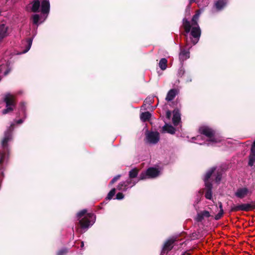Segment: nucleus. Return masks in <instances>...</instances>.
<instances>
[{
    "label": "nucleus",
    "mask_w": 255,
    "mask_h": 255,
    "mask_svg": "<svg viewBox=\"0 0 255 255\" xmlns=\"http://www.w3.org/2000/svg\"><path fill=\"white\" fill-rule=\"evenodd\" d=\"M201 13L200 10L197 11L192 18L191 22L186 18L183 19V25L185 32L188 33L191 31V35L194 38V39L191 40L193 45H195L198 42L201 36V29L198 24V20Z\"/></svg>",
    "instance_id": "f257e3e1"
},
{
    "label": "nucleus",
    "mask_w": 255,
    "mask_h": 255,
    "mask_svg": "<svg viewBox=\"0 0 255 255\" xmlns=\"http://www.w3.org/2000/svg\"><path fill=\"white\" fill-rule=\"evenodd\" d=\"M222 169L219 168L217 169L216 167H212L206 173L204 181L207 191L205 193V196L206 199L211 200L212 199V185L209 182V180L211 177H215V182L219 184L222 179Z\"/></svg>",
    "instance_id": "f03ea898"
},
{
    "label": "nucleus",
    "mask_w": 255,
    "mask_h": 255,
    "mask_svg": "<svg viewBox=\"0 0 255 255\" xmlns=\"http://www.w3.org/2000/svg\"><path fill=\"white\" fill-rule=\"evenodd\" d=\"M14 124H11L10 127L5 131L4 137L1 141L3 151H0V180L3 177V169L6 155L5 151L7 150V142L12 139V131Z\"/></svg>",
    "instance_id": "7ed1b4c3"
},
{
    "label": "nucleus",
    "mask_w": 255,
    "mask_h": 255,
    "mask_svg": "<svg viewBox=\"0 0 255 255\" xmlns=\"http://www.w3.org/2000/svg\"><path fill=\"white\" fill-rule=\"evenodd\" d=\"M79 224L82 229H87L95 222L96 217L93 213H87L86 209L82 210L77 214Z\"/></svg>",
    "instance_id": "20e7f679"
},
{
    "label": "nucleus",
    "mask_w": 255,
    "mask_h": 255,
    "mask_svg": "<svg viewBox=\"0 0 255 255\" xmlns=\"http://www.w3.org/2000/svg\"><path fill=\"white\" fill-rule=\"evenodd\" d=\"M199 131L202 134L207 137V144L209 145H214L222 141V139L216 135L214 131L208 127H201Z\"/></svg>",
    "instance_id": "39448f33"
},
{
    "label": "nucleus",
    "mask_w": 255,
    "mask_h": 255,
    "mask_svg": "<svg viewBox=\"0 0 255 255\" xmlns=\"http://www.w3.org/2000/svg\"><path fill=\"white\" fill-rule=\"evenodd\" d=\"M161 169L155 167H150L146 171L142 172L139 176V180L147 178H154L158 177L161 173Z\"/></svg>",
    "instance_id": "423d86ee"
},
{
    "label": "nucleus",
    "mask_w": 255,
    "mask_h": 255,
    "mask_svg": "<svg viewBox=\"0 0 255 255\" xmlns=\"http://www.w3.org/2000/svg\"><path fill=\"white\" fill-rule=\"evenodd\" d=\"M4 101L6 104V108L2 111V114L3 115H5L13 110L15 108V104L14 97L13 95L10 94H7L5 95Z\"/></svg>",
    "instance_id": "0eeeda50"
},
{
    "label": "nucleus",
    "mask_w": 255,
    "mask_h": 255,
    "mask_svg": "<svg viewBox=\"0 0 255 255\" xmlns=\"http://www.w3.org/2000/svg\"><path fill=\"white\" fill-rule=\"evenodd\" d=\"M210 211L204 210L197 211L195 220L197 222H202L205 220L208 219L210 217H213V214L215 213L213 212L210 208H209Z\"/></svg>",
    "instance_id": "6e6552de"
},
{
    "label": "nucleus",
    "mask_w": 255,
    "mask_h": 255,
    "mask_svg": "<svg viewBox=\"0 0 255 255\" xmlns=\"http://www.w3.org/2000/svg\"><path fill=\"white\" fill-rule=\"evenodd\" d=\"M147 142L151 144H155L159 140V134L158 132H147L146 133Z\"/></svg>",
    "instance_id": "1a4fd4ad"
},
{
    "label": "nucleus",
    "mask_w": 255,
    "mask_h": 255,
    "mask_svg": "<svg viewBox=\"0 0 255 255\" xmlns=\"http://www.w3.org/2000/svg\"><path fill=\"white\" fill-rule=\"evenodd\" d=\"M252 191L247 187H242L238 188L235 193V196L239 198H244L248 195H251Z\"/></svg>",
    "instance_id": "9d476101"
},
{
    "label": "nucleus",
    "mask_w": 255,
    "mask_h": 255,
    "mask_svg": "<svg viewBox=\"0 0 255 255\" xmlns=\"http://www.w3.org/2000/svg\"><path fill=\"white\" fill-rule=\"evenodd\" d=\"M10 69V63L6 60H4L0 65V74L2 73L4 75H6L9 73ZM1 79V77L0 76V80Z\"/></svg>",
    "instance_id": "9b49d317"
},
{
    "label": "nucleus",
    "mask_w": 255,
    "mask_h": 255,
    "mask_svg": "<svg viewBox=\"0 0 255 255\" xmlns=\"http://www.w3.org/2000/svg\"><path fill=\"white\" fill-rule=\"evenodd\" d=\"M253 208V206L250 204H242L234 206L232 207V211H248Z\"/></svg>",
    "instance_id": "f8f14e48"
},
{
    "label": "nucleus",
    "mask_w": 255,
    "mask_h": 255,
    "mask_svg": "<svg viewBox=\"0 0 255 255\" xmlns=\"http://www.w3.org/2000/svg\"><path fill=\"white\" fill-rule=\"evenodd\" d=\"M9 27L6 24L0 25V42L9 35Z\"/></svg>",
    "instance_id": "ddd939ff"
},
{
    "label": "nucleus",
    "mask_w": 255,
    "mask_h": 255,
    "mask_svg": "<svg viewBox=\"0 0 255 255\" xmlns=\"http://www.w3.org/2000/svg\"><path fill=\"white\" fill-rule=\"evenodd\" d=\"M175 239L173 238H171L168 239L164 244L162 253H164L166 252H168L171 250V249L173 247V244L175 242Z\"/></svg>",
    "instance_id": "4468645a"
},
{
    "label": "nucleus",
    "mask_w": 255,
    "mask_h": 255,
    "mask_svg": "<svg viewBox=\"0 0 255 255\" xmlns=\"http://www.w3.org/2000/svg\"><path fill=\"white\" fill-rule=\"evenodd\" d=\"M41 1V11L43 14H48L50 9L49 0H40Z\"/></svg>",
    "instance_id": "2eb2a0df"
},
{
    "label": "nucleus",
    "mask_w": 255,
    "mask_h": 255,
    "mask_svg": "<svg viewBox=\"0 0 255 255\" xmlns=\"http://www.w3.org/2000/svg\"><path fill=\"white\" fill-rule=\"evenodd\" d=\"M190 57V53L189 50H185L181 49L179 55V58L181 63L183 62L185 60L189 58Z\"/></svg>",
    "instance_id": "dca6fc26"
},
{
    "label": "nucleus",
    "mask_w": 255,
    "mask_h": 255,
    "mask_svg": "<svg viewBox=\"0 0 255 255\" xmlns=\"http://www.w3.org/2000/svg\"><path fill=\"white\" fill-rule=\"evenodd\" d=\"M173 116L172 118V121L174 125L177 126L180 122L181 117L180 114L178 110H175L173 111Z\"/></svg>",
    "instance_id": "f3484780"
},
{
    "label": "nucleus",
    "mask_w": 255,
    "mask_h": 255,
    "mask_svg": "<svg viewBox=\"0 0 255 255\" xmlns=\"http://www.w3.org/2000/svg\"><path fill=\"white\" fill-rule=\"evenodd\" d=\"M177 94V91L176 89H171L167 93L166 100L168 101H172Z\"/></svg>",
    "instance_id": "a211bd4d"
},
{
    "label": "nucleus",
    "mask_w": 255,
    "mask_h": 255,
    "mask_svg": "<svg viewBox=\"0 0 255 255\" xmlns=\"http://www.w3.org/2000/svg\"><path fill=\"white\" fill-rule=\"evenodd\" d=\"M163 132H167L171 134L175 133V128L171 125L166 124L162 128Z\"/></svg>",
    "instance_id": "6ab92c4d"
},
{
    "label": "nucleus",
    "mask_w": 255,
    "mask_h": 255,
    "mask_svg": "<svg viewBox=\"0 0 255 255\" xmlns=\"http://www.w3.org/2000/svg\"><path fill=\"white\" fill-rule=\"evenodd\" d=\"M32 11L36 12L39 11L40 7V1L39 0H34L32 3Z\"/></svg>",
    "instance_id": "aec40b11"
},
{
    "label": "nucleus",
    "mask_w": 255,
    "mask_h": 255,
    "mask_svg": "<svg viewBox=\"0 0 255 255\" xmlns=\"http://www.w3.org/2000/svg\"><path fill=\"white\" fill-rule=\"evenodd\" d=\"M151 115L148 112L142 113L140 114V118L142 122H145L148 121L151 118Z\"/></svg>",
    "instance_id": "412c9836"
},
{
    "label": "nucleus",
    "mask_w": 255,
    "mask_h": 255,
    "mask_svg": "<svg viewBox=\"0 0 255 255\" xmlns=\"http://www.w3.org/2000/svg\"><path fill=\"white\" fill-rule=\"evenodd\" d=\"M255 163V149L253 148V151L251 152L249 156V165L250 166H252Z\"/></svg>",
    "instance_id": "4be33fe9"
},
{
    "label": "nucleus",
    "mask_w": 255,
    "mask_h": 255,
    "mask_svg": "<svg viewBox=\"0 0 255 255\" xmlns=\"http://www.w3.org/2000/svg\"><path fill=\"white\" fill-rule=\"evenodd\" d=\"M226 2L224 0H219L215 3L216 8L220 10H221L225 5Z\"/></svg>",
    "instance_id": "5701e85b"
},
{
    "label": "nucleus",
    "mask_w": 255,
    "mask_h": 255,
    "mask_svg": "<svg viewBox=\"0 0 255 255\" xmlns=\"http://www.w3.org/2000/svg\"><path fill=\"white\" fill-rule=\"evenodd\" d=\"M167 60L166 58H162L159 62V67L162 70H164L167 68Z\"/></svg>",
    "instance_id": "b1692460"
},
{
    "label": "nucleus",
    "mask_w": 255,
    "mask_h": 255,
    "mask_svg": "<svg viewBox=\"0 0 255 255\" xmlns=\"http://www.w3.org/2000/svg\"><path fill=\"white\" fill-rule=\"evenodd\" d=\"M219 206L220 208V211L215 217L214 219L216 220H218L222 217L223 214H224V211L222 207V204L221 202L219 203Z\"/></svg>",
    "instance_id": "393cba45"
},
{
    "label": "nucleus",
    "mask_w": 255,
    "mask_h": 255,
    "mask_svg": "<svg viewBox=\"0 0 255 255\" xmlns=\"http://www.w3.org/2000/svg\"><path fill=\"white\" fill-rule=\"evenodd\" d=\"M128 188V187H127V184L125 182H121L119 184V185L117 186V189L119 190L124 191H126Z\"/></svg>",
    "instance_id": "a878e982"
},
{
    "label": "nucleus",
    "mask_w": 255,
    "mask_h": 255,
    "mask_svg": "<svg viewBox=\"0 0 255 255\" xmlns=\"http://www.w3.org/2000/svg\"><path fill=\"white\" fill-rule=\"evenodd\" d=\"M202 139V135H197L196 137H193L192 138V142H195L196 143H198L199 144H203L205 143V142H200V140Z\"/></svg>",
    "instance_id": "bb28decb"
},
{
    "label": "nucleus",
    "mask_w": 255,
    "mask_h": 255,
    "mask_svg": "<svg viewBox=\"0 0 255 255\" xmlns=\"http://www.w3.org/2000/svg\"><path fill=\"white\" fill-rule=\"evenodd\" d=\"M138 170L136 168H133L129 172V177L132 179L136 177L138 174Z\"/></svg>",
    "instance_id": "cd10ccee"
},
{
    "label": "nucleus",
    "mask_w": 255,
    "mask_h": 255,
    "mask_svg": "<svg viewBox=\"0 0 255 255\" xmlns=\"http://www.w3.org/2000/svg\"><path fill=\"white\" fill-rule=\"evenodd\" d=\"M32 19L33 23L36 25H38L39 21L40 20V16L38 14H35L32 16Z\"/></svg>",
    "instance_id": "c85d7f7f"
},
{
    "label": "nucleus",
    "mask_w": 255,
    "mask_h": 255,
    "mask_svg": "<svg viewBox=\"0 0 255 255\" xmlns=\"http://www.w3.org/2000/svg\"><path fill=\"white\" fill-rule=\"evenodd\" d=\"M27 45L26 47V49L22 52L23 53L27 52L30 48L32 43V39L29 38L27 41Z\"/></svg>",
    "instance_id": "c756f323"
},
{
    "label": "nucleus",
    "mask_w": 255,
    "mask_h": 255,
    "mask_svg": "<svg viewBox=\"0 0 255 255\" xmlns=\"http://www.w3.org/2000/svg\"><path fill=\"white\" fill-rule=\"evenodd\" d=\"M116 189H112L110 192L108 193L107 198L109 200H111L113 197L115 195Z\"/></svg>",
    "instance_id": "7c9ffc66"
},
{
    "label": "nucleus",
    "mask_w": 255,
    "mask_h": 255,
    "mask_svg": "<svg viewBox=\"0 0 255 255\" xmlns=\"http://www.w3.org/2000/svg\"><path fill=\"white\" fill-rule=\"evenodd\" d=\"M126 184H127V187H128V185H130V187H131L133 186H134L136 184V182L132 181V179L130 178L129 179H128L127 181L125 182Z\"/></svg>",
    "instance_id": "2f4dec72"
},
{
    "label": "nucleus",
    "mask_w": 255,
    "mask_h": 255,
    "mask_svg": "<svg viewBox=\"0 0 255 255\" xmlns=\"http://www.w3.org/2000/svg\"><path fill=\"white\" fill-rule=\"evenodd\" d=\"M67 250L66 249H63L57 253V255H64L67 253Z\"/></svg>",
    "instance_id": "473e14b6"
},
{
    "label": "nucleus",
    "mask_w": 255,
    "mask_h": 255,
    "mask_svg": "<svg viewBox=\"0 0 255 255\" xmlns=\"http://www.w3.org/2000/svg\"><path fill=\"white\" fill-rule=\"evenodd\" d=\"M124 198V195L122 193L119 192L116 195V199L117 200H122Z\"/></svg>",
    "instance_id": "72a5a7b5"
},
{
    "label": "nucleus",
    "mask_w": 255,
    "mask_h": 255,
    "mask_svg": "<svg viewBox=\"0 0 255 255\" xmlns=\"http://www.w3.org/2000/svg\"><path fill=\"white\" fill-rule=\"evenodd\" d=\"M121 175H117L116 176H115L114 178H113V179L111 180V182H110V184H114L115 182H116L118 179H120V178L121 177Z\"/></svg>",
    "instance_id": "f704fd0d"
},
{
    "label": "nucleus",
    "mask_w": 255,
    "mask_h": 255,
    "mask_svg": "<svg viewBox=\"0 0 255 255\" xmlns=\"http://www.w3.org/2000/svg\"><path fill=\"white\" fill-rule=\"evenodd\" d=\"M184 70L182 68H181L178 71V75L180 76H182L184 74Z\"/></svg>",
    "instance_id": "c9c22d12"
},
{
    "label": "nucleus",
    "mask_w": 255,
    "mask_h": 255,
    "mask_svg": "<svg viewBox=\"0 0 255 255\" xmlns=\"http://www.w3.org/2000/svg\"><path fill=\"white\" fill-rule=\"evenodd\" d=\"M171 113L170 111H168L166 112V116L167 118L169 119L171 117Z\"/></svg>",
    "instance_id": "e433bc0d"
},
{
    "label": "nucleus",
    "mask_w": 255,
    "mask_h": 255,
    "mask_svg": "<svg viewBox=\"0 0 255 255\" xmlns=\"http://www.w3.org/2000/svg\"><path fill=\"white\" fill-rule=\"evenodd\" d=\"M253 148H254L255 149V141L253 143V144L252 145V148H251V152L253 151Z\"/></svg>",
    "instance_id": "4c0bfd02"
},
{
    "label": "nucleus",
    "mask_w": 255,
    "mask_h": 255,
    "mask_svg": "<svg viewBox=\"0 0 255 255\" xmlns=\"http://www.w3.org/2000/svg\"><path fill=\"white\" fill-rule=\"evenodd\" d=\"M23 122V120H22V119H20V120H19L18 121H16V123L18 124H21Z\"/></svg>",
    "instance_id": "58836bf2"
},
{
    "label": "nucleus",
    "mask_w": 255,
    "mask_h": 255,
    "mask_svg": "<svg viewBox=\"0 0 255 255\" xmlns=\"http://www.w3.org/2000/svg\"><path fill=\"white\" fill-rule=\"evenodd\" d=\"M84 242H81V248H83L84 247Z\"/></svg>",
    "instance_id": "ea45409f"
},
{
    "label": "nucleus",
    "mask_w": 255,
    "mask_h": 255,
    "mask_svg": "<svg viewBox=\"0 0 255 255\" xmlns=\"http://www.w3.org/2000/svg\"><path fill=\"white\" fill-rule=\"evenodd\" d=\"M195 1H196V0H189L190 3H192L193 2H195Z\"/></svg>",
    "instance_id": "a19ab883"
},
{
    "label": "nucleus",
    "mask_w": 255,
    "mask_h": 255,
    "mask_svg": "<svg viewBox=\"0 0 255 255\" xmlns=\"http://www.w3.org/2000/svg\"><path fill=\"white\" fill-rule=\"evenodd\" d=\"M148 104H149V106H150L151 105V100L149 101Z\"/></svg>",
    "instance_id": "79ce46f5"
},
{
    "label": "nucleus",
    "mask_w": 255,
    "mask_h": 255,
    "mask_svg": "<svg viewBox=\"0 0 255 255\" xmlns=\"http://www.w3.org/2000/svg\"><path fill=\"white\" fill-rule=\"evenodd\" d=\"M186 81L187 82H190V81H191V79H187Z\"/></svg>",
    "instance_id": "37998d69"
},
{
    "label": "nucleus",
    "mask_w": 255,
    "mask_h": 255,
    "mask_svg": "<svg viewBox=\"0 0 255 255\" xmlns=\"http://www.w3.org/2000/svg\"><path fill=\"white\" fill-rule=\"evenodd\" d=\"M21 109L22 110H24V108H23V105L21 106Z\"/></svg>",
    "instance_id": "c03bdc74"
}]
</instances>
